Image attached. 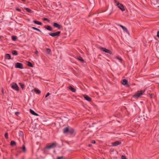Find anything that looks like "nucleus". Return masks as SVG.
Wrapping results in <instances>:
<instances>
[{
  "label": "nucleus",
  "mask_w": 159,
  "mask_h": 159,
  "mask_svg": "<svg viewBox=\"0 0 159 159\" xmlns=\"http://www.w3.org/2000/svg\"><path fill=\"white\" fill-rule=\"evenodd\" d=\"M58 145V144L55 141L52 143H47L45 147L42 149L43 153L47 154L48 153L49 150L55 148Z\"/></svg>",
  "instance_id": "1"
},
{
  "label": "nucleus",
  "mask_w": 159,
  "mask_h": 159,
  "mask_svg": "<svg viewBox=\"0 0 159 159\" xmlns=\"http://www.w3.org/2000/svg\"><path fill=\"white\" fill-rule=\"evenodd\" d=\"M63 132L64 134L69 133L70 135L74 136L76 134V132L73 128L68 127L64 128L63 129Z\"/></svg>",
  "instance_id": "2"
},
{
  "label": "nucleus",
  "mask_w": 159,
  "mask_h": 159,
  "mask_svg": "<svg viewBox=\"0 0 159 159\" xmlns=\"http://www.w3.org/2000/svg\"><path fill=\"white\" fill-rule=\"evenodd\" d=\"M145 91L140 90L138 91L134 94L132 96V97L136 99L139 98L142 95L143 93H144Z\"/></svg>",
  "instance_id": "3"
},
{
  "label": "nucleus",
  "mask_w": 159,
  "mask_h": 159,
  "mask_svg": "<svg viewBox=\"0 0 159 159\" xmlns=\"http://www.w3.org/2000/svg\"><path fill=\"white\" fill-rule=\"evenodd\" d=\"M114 2L116 4V6H117L122 11H124L125 10V8L122 4L119 3V1L116 0H114Z\"/></svg>",
  "instance_id": "4"
},
{
  "label": "nucleus",
  "mask_w": 159,
  "mask_h": 159,
  "mask_svg": "<svg viewBox=\"0 0 159 159\" xmlns=\"http://www.w3.org/2000/svg\"><path fill=\"white\" fill-rule=\"evenodd\" d=\"M61 33V31H58L56 32L53 33H48L49 35L53 37L56 38L58 37Z\"/></svg>",
  "instance_id": "5"
},
{
  "label": "nucleus",
  "mask_w": 159,
  "mask_h": 159,
  "mask_svg": "<svg viewBox=\"0 0 159 159\" xmlns=\"http://www.w3.org/2000/svg\"><path fill=\"white\" fill-rule=\"evenodd\" d=\"M99 49L103 52H105L106 53H109L110 54L113 55L112 52L110 50L107 49L105 48L102 47H99Z\"/></svg>",
  "instance_id": "6"
},
{
  "label": "nucleus",
  "mask_w": 159,
  "mask_h": 159,
  "mask_svg": "<svg viewBox=\"0 0 159 159\" xmlns=\"http://www.w3.org/2000/svg\"><path fill=\"white\" fill-rule=\"evenodd\" d=\"M11 87L13 89L17 91L19 90V88L17 84L15 83H12L11 84Z\"/></svg>",
  "instance_id": "7"
},
{
  "label": "nucleus",
  "mask_w": 159,
  "mask_h": 159,
  "mask_svg": "<svg viewBox=\"0 0 159 159\" xmlns=\"http://www.w3.org/2000/svg\"><path fill=\"white\" fill-rule=\"evenodd\" d=\"M15 68L22 69L23 68V64L20 62H17L15 64Z\"/></svg>",
  "instance_id": "8"
},
{
  "label": "nucleus",
  "mask_w": 159,
  "mask_h": 159,
  "mask_svg": "<svg viewBox=\"0 0 159 159\" xmlns=\"http://www.w3.org/2000/svg\"><path fill=\"white\" fill-rule=\"evenodd\" d=\"M52 25L55 27L57 28L59 30H61L62 28V26L61 25L56 22H53L52 24Z\"/></svg>",
  "instance_id": "9"
},
{
  "label": "nucleus",
  "mask_w": 159,
  "mask_h": 159,
  "mask_svg": "<svg viewBox=\"0 0 159 159\" xmlns=\"http://www.w3.org/2000/svg\"><path fill=\"white\" fill-rule=\"evenodd\" d=\"M111 157L112 158H117V157H119V156L118 154V152H112L111 153Z\"/></svg>",
  "instance_id": "10"
},
{
  "label": "nucleus",
  "mask_w": 159,
  "mask_h": 159,
  "mask_svg": "<svg viewBox=\"0 0 159 159\" xmlns=\"http://www.w3.org/2000/svg\"><path fill=\"white\" fill-rule=\"evenodd\" d=\"M121 142L120 141H116L112 143V145L113 146H116L120 144Z\"/></svg>",
  "instance_id": "11"
},
{
  "label": "nucleus",
  "mask_w": 159,
  "mask_h": 159,
  "mask_svg": "<svg viewBox=\"0 0 159 159\" xmlns=\"http://www.w3.org/2000/svg\"><path fill=\"white\" fill-rule=\"evenodd\" d=\"M83 96L84 99L87 101L89 102L92 101V99L88 95L86 94H84L83 95Z\"/></svg>",
  "instance_id": "12"
},
{
  "label": "nucleus",
  "mask_w": 159,
  "mask_h": 159,
  "mask_svg": "<svg viewBox=\"0 0 159 159\" xmlns=\"http://www.w3.org/2000/svg\"><path fill=\"white\" fill-rule=\"evenodd\" d=\"M151 2V4L154 7H156V5H157V2L159 0H150Z\"/></svg>",
  "instance_id": "13"
},
{
  "label": "nucleus",
  "mask_w": 159,
  "mask_h": 159,
  "mask_svg": "<svg viewBox=\"0 0 159 159\" xmlns=\"http://www.w3.org/2000/svg\"><path fill=\"white\" fill-rule=\"evenodd\" d=\"M121 84L124 85H127L128 87L129 86V85H128V81L125 79L122 80L121 81Z\"/></svg>",
  "instance_id": "14"
},
{
  "label": "nucleus",
  "mask_w": 159,
  "mask_h": 159,
  "mask_svg": "<svg viewBox=\"0 0 159 159\" xmlns=\"http://www.w3.org/2000/svg\"><path fill=\"white\" fill-rule=\"evenodd\" d=\"M24 142V144L22 145V147L21 148V149L22 150V152H26V147L25 146V143Z\"/></svg>",
  "instance_id": "15"
},
{
  "label": "nucleus",
  "mask_w": 159,
  "mask_h": 159,
  "mask_svg": "<svg viewBox=\"0 0 159 159\" xmlns=\"http://www.w3.org/2000/svg\"><path fill=\"white\" fill-rule=\"evenodd\" d=\"M119 26L121 28H122V29H123V30L124 31H125V32H126L127 33H128V34H129V31H128V30L125 27V26H123V25H119Z\"/></svg>",
  "instance_id": "16"
},
{
  "label": "nucleus",
  "mask_w": 159,
  "mask_h": 159,
  "mask_svg": "<svg viewBox=\"0 0 159 159\" xmlns=\"http://www.w3.org/2000/svg\"><path fill=\"white\" fill-rule=\"evenodd\" d=\"M44 28L47 30L50 31H52L53 30V28L50 26L48 25H44Z\"/></svg>",
  "instance_id": "17"
},
{
  "label": "nucleus",
  "mask_w": 159,
  "mask_h": 159,
  "mask_svg": "<svg viewBox=\"0 0 159 159\" xmlns=\"http://www.w3.org/2000/svg\"><path fill=\"white\" fill-rule=\"evenodd\" d=\"M77 59L79 60L82 63H86L85 61L83 59L82 57L81 56H79L77 57Z\"/></svg>",
  "instance_id": "18"
},
{
  "label": "nucleus",
  "mask_w": 159,
  "mask_h": 159,
  "mask_svg": "<svg viewBox=\"0 0 159 159\" xmlns=\"http://www.w3.org/2000/svg\"><path fill=\"white\" fill-rule=\"evenodd\" d=\"M68 88L69 89L70 91L73 92H75L76 91V89L73 88L71 86H69L68 87Z\"/></svg>",
  "instance_id": "19"
},
{
  "label": "nucleus",
  "mask_w": 159,
  "mask_h": 159,
  "mask_svg": "<svg viewBox=\"0 0 159 159\" xmlns=\"http://www.w3.org/2000/svg\"><path fill=\"white\" fill-rule=\"evenodd\" d=\"M30 111L31 114L34 116H38L39 115L34 110L31 109H30Z\"/></svg>",
  "instance_id": "20"
},
{
  "label": "nucleus",
  "mask_w": 159,
  "mask_h": 159,
  "mask_svg": "<svg viewBox=\"0 0 159 159\" xmlns=\"http://www.w3.org/2000/svg\"><path fill=\"white\" fill-rule=\"evenodd\" d=\"M33 22L34 24L39 25H43V24L41 22L37 21V20H34L33 21Z\"/></svg>",
  "instance_id": "21"
},
{
  "label": "nucleus",
  "mask_w": 159,
  "mask_h": 159,
  "mask_svg": "<svg viewBox=\"0 0 159 159\" xmlns=\"http://www.w3.org/2000/svg\"><path fill=\"white\" fill-rule=\"evenodd\" d=\"M5 59H11V56L10 54L7 53L5 55Z\"/></svg>",
  "instance_id": "22"
},
{
  "label": "nucleus",
  "mask_w": 159,
  "mask_h": 159,
  "mask_svg": "<svg viewBox=\"0 0 159 159\" xmlns=\"http://www.w3.org/2000/svg\"><path fill=\"white\" fill-rule=\"evenodd\" d=\"M27 62V65L31 67H34V66L33 64L31 63V62L29 61H26Z\"/></svg>",
  "instance_id": "23"
},
{
  "label": "nucleus",
  "mask_w": 159,
  "mask_h": 159,
  "mask_svg": "<svg viewBox=\"0 0 159 159\" xmlns=\"http://www.w3.org/2000/svg\"><path fill=\"white\" fill-rule=\"evenodd\" d=\"M34 91L35 92H36V93H37L38 94H40L41 93V91L39 90L38 89H37L36 88H34Z\"/></svg>",
  "instance_id": "24"
},
{
  "label": "nucleus",
  "mask_w": 159,
  "mask_h": 159,
  "mask_svg": "<svg viewBox=\"0 0 159 159\" xmlns=\"http://www.w3.org/2000/svg\"><path fill=\"white\" fill-rule=\"evenodd\" d=\"M24 9L27 12H28L29 13H32L33 12L31 9L27 7H24Z\"/></svg>",
  "instance_id": "25"
},
{
  "label": "nucleus",
  "mask_w": 159,
  "mask_h": 159,
  "mask_svg": "<svg viewBox=\"0 0 159 159\" xmlns=\"http://www.w3.org/2000/svg\"><path fill=\"white\" fill-rule=\"evenodd\" d=\"M16 142L14 141V140H12L10 142V145L12 146H14L16 145Z\"/></svg>",
  "instance_id": "26"
},
{
  "label": "nucleus",
  "mask_w": 159,
  "mask_h": 159,
  "mask_svg": "<svg viewBox=\"0 0 159 159\" xmlns=\"http://www.w3.org/2000/svg\"><path fill=\"white\" fill-rule=\"evenodd\" d=\"M19 84L22 90L24 89H25V85L24 84H23L21 82H20L19 83Z\"/></svg>",
  "instance_id": "27"
},
{
  "label": "nucleus",
  "mask_w": 159,
  "mask_h": 159,
  "mask_svg": "<svg viewBox=\"0 0 159 159\" xmlns=\"http://www.w3.org/2000/svg\"><path fill=\"white\" fill-rule=\"evenodd\" d=\"M12 54L16 56L18 55V52L16 50H12Z\"/></svg>",
  "instance_id": "28"
},
{
  "label": "nucleus",
  "mask_w": 159,
  "mask_h": 159,
  "mask_svg": "<svg viewBox=\"0 0 159 159\" xmlns=\"http://www.w3.org/2000/svg\"><path fill=\"white\" fill-rule=\"evenodd\" d=\"M17 37L16 35H13L11 36V39L14 41H16L17 39Z\"/></svg>",
  "instance_id": "29"
},
{
  "label": "nucleus",
  "mask_w": 159,
  "mask_h": 159,
  "mask_svg": "<svg viewBox=\"0 0 159 159\" xmlns=\"http://www.w3.org/2000/svg\"><path fill=\"white\" fill-rule=\"evenodd\" d=\"M46 52L48 54H50L51 53V51L50 48H48L46 49Z\"/></svg>",
  "instance_id": "30"
},
{
  "label": "nucleus",
  "mask_w": 159,
  "mask_h": 159,
  "mask_svg": "<svg viewBox=\"0 0 159 159\" xmlns=\"http://www.w3.org/2000/svg\"><path fill=\"white\" fill-rule=\"evenodd\" d=\"M32 28L34 30H36L37 31L40 32H42L41 31V30H39V29L37 28H36L35 27H32Z\"/></svg>",
  "instance_id": "31"
},
{
  "label": "nucleus",
  "mask_w": 159,
  "mask_h": 159,
  "mask_svg": "<svg viewBox=\"0 0 159 159\" xmlns=\"http://www.w3.org/2000/svg\"><path fill=\"white\" fill-rule=\"evenodd\" d=\"M19 136L22 137L23 138L24 137V134L22 131H20L19 132Z\"/></svg>",
  "instance_id": "32"
},
{
  "label": "nucleus",
  "mask_w": 159,
  "mask_h": 159,
  "mask_svg": "<svg viewBox=\"0 0 159 159\" xmlns=\"http://www.w3.org/2000/svg\"><path fill=\"white\" fill-rule=\"evenodd\" d=\"M43 20L44 21H46L48 23L50 22V20L47 18L44 17L43 19Z\"/></svg>",
  "instance_id": "33"
},
{
  "label": "nucleus",
  "mask_w": 159,
  "mask_h": 159,
  "mask_svg": "<svg viewBox=\"0 0 159 159\" xmlns=\"http://www.w3.org/2000/svg\"><path fill=\"white\" fill-rule=\"evenodd\" d=\"M4 136H5V138L7 139H8V133L7 132H6L5 133V135H4Z\"/></svg>",
  "instance_id": "34"
},
{
  "label": "nucleus",
  "mask_w": 159,
  "mask_h": 159,
  "mask_svg": "<svg viewBox=\"0 0 159 159\" xmlns=\"http://www.w3.org/2000/svg\"><path fill=\"white\" fill-rule=\"evenodd\" d=\"M43 123H44L49 124L50 122L48 120H45L43 121Z\"/></svg>",
  "instance_id": "35"
},
{
  "label": "nucleus",
  "mask_w": 159,
  "mask_h": 159,
  "mask_svg": "<svg viewBox=\"0 0 159 159\" xmlns=\"http://www.w3.org/2000/svg\"><path fill=\"white\" fill-rule=\"evenodd\" d=\"M116 58H117V59L120 60V61H122V59L119 56H117L116 57Z\"/></svg>",
  "instance_id": "36"
},
{
  "label": "nucleus",
  "mask_w": 159,
  "mask_h": 159,
  "mask_svg": "<svg viewBox=\"0 0 159 159\" xmlns=\"http://www.w3.org/2000/svg\"><path fill=\"white\" fill-rule=\"evenodd\" d=\"M121 159H127V158L125 156L122 155L121 156Z\"/></svg>",
  "instance_id": "37"
},
{
  "label": "nucleus",
  "mask_w": 159,
  "mask_h": 159,
  "mask_svg": "<svg viewBox=\"0 0 159 159\" xmlns=\"http://www.w3.org/2000/svg\"><path fill=\"white\" fill-rule=\"evenodd\" d=\"M15 114L16 116H18L20 114V112H16Z\"/></svg>",
  "instance_id": "38"
},
{
  "label": "nucleus",
  "mask_w": 159,
  "mask_h": 159,
  "mask_svg": "<svg viewBox=\"0 0 159 159\" xmlns=\"http://www.w3.org/2000/svg\"><path fill=\"white\" fill-rule=\"evenodd\" d=\"M1 92H2L1 95H4V89H3V88H2V89Z\"/></svg>",
  "instance_id": "39"
},
{
  "label": "nucleus",
  "mask_w": 159,
  "mask_h": 159,
  "mask_svg": "<svg viewBox=\"0 0 159 159\" xmlns=\"http://www.w3.org/2000/svg\"><path fill=\"white\" fill-rule=\"evenodd\" d=\"M16 10L17 11H21V10L19 8H18V7H17L16 8Z\"/></svg>",
  "instance_id": "40"
},
{
  "label": "nucleus",
  "mask_w": 159,
  "mask_h": 159,
  "mask_svg": "<svg viewBox=\"0 0 159 159\" xmlns=\"http://www.w3.org/2000/svg\"><path fill=\"white\" fill-rule=\"evenodd\" d=\"M91 143H93V144H95L96 143V142L95 140H92L91 141Z\"/></svg>",
  "instance_id": "41"
},
{
  "label": "nucleus",
  "mask_w": 159,
  "mask_h": 159,
  "mask_svg": "<svg viewBox=\"0 0 159 159\" xmlns=\"http://www.w3.org/2000/svg\"><path fill=\"white\" fill-rule=\"evenodd\" d=\"M63 158V156L59 157H57V159H62Z\"/></svg>",
  "instance_id": "42"
},
{
  "label": "nucleus",
  "mask_w": 159,
  "mask_h": 159,
  "mask_svg": "<svg viewBox=\"0 0 159 159\" xmlns=\"http://www.w3.org/2000/svg\"><path fill=\"white\" fill-rule=\"evenodd\" d=\"M157 5L156 6V7H159V0L157 2Z\"/></svg>",
  "instance_id": "43"
},
{
  "label": "nucleus",
  "mask_w": 159,
  "mask_h": 159,
  "mask_svg": "<svg viewBox=\"0 0 159 159\" xmlns=\"http://www.w3.org/2000/svg\"><path fill=\"white\" fill-rule=\"evenodd\" d=\"M50 95V93L49 92L47 93V94L46 95L45 97L46 98L48 97V96H49Z\"/></svg>",
  "instance_id": "44"
},
{
  "label": "nucleus",
  "mask_w": 159,
  "mask_h": 159,
  "mask_svg": "<svg viewBox=\"0 0 159 159\" xmlns=\"http://www.w3.org/2000/svg\"><path fill=\"white\" fill-rule=\"evenodd\" d=\"M34 53L35 54H36V55H39V52H38L37 50Z\"/></svg>",
  "instance_id": "45"
},
{
  "label": "nucleus",
  "mask_w": 159,
  "mask_h": 159,
  "mask_svg": "<svg viewBox=\"0 0 159 159\" xmlns=\"http://www.w3.org/2000/svg\"><path fill=\"white\" fill-rule=\"evenodd\" d=\"M157 36L158 38H159V31H158L157 32Z\"/></svg>",
  "instance_id": "46"
},
{
  "label": "nucleus",
  "mask_w": 159,
  "mask_h": 159,
  "mask_svg": "<svg viewBox=\"0 0 159 159\" xmlns=\"http://www.w3.org/2000/svg\"><path fill=\"white\" fill-rule=\"evenodd\" d=\"M92 146V145L90 144H89L88 145V146L89 147H91Z\"/></svg>",
  "instance_id": "47"
},
{
  "label": "nucleus",
  "mask_w": 159,
  "mask_h": 159,
  "mask_svg": "<svg viewBox=\"0 0 159 159\" xmlns=\"http://www.w3.org/2000/svg\"><path fill=\"white\" fill-rule=\"evenodd\" d=\"M153 94H150V97L151 98H152Z\"/></svg>",
  "instance_id": "48"
},
{
  "label": "nucleus",
  "mask_w": 159,
  "mask_h": 159,
  "mask_svg": "<svg viewBox=\"0 0 159 159\" xmlns=\"http://www.w3.org/2000/svg\"><path fill=\"white\" fill-rule=\"evenodd\" d=\"M21 0L23 2H25L26 1V0Z\"/></svg>",
  "instance_id": "49"
},
{
  "label": "nucleus",
  "mask_w": 159,
  "mask_h": 159,
  "mask_svg": "<svg viewBox=\"0 0 159 159\" xmlns=\"http://www.w3.org/2000/svg\"><path fill=\"white\" fill-rule=\"evenodd\" d=\"M111 12H110V13L109 14V15H111Z\"/></svg>",
  "instance_id": "50"
},
{
  "label": "nucleus",
  "mask_w": 159,
  "mask_h": 159,
  "mask_svg": "<svg viewBox=\"0 0 159 159\" xmlns=\"http://www.w3.org/2000/svg\"><path fill=\"white\" fill-rule=\"evenodd\" d=\"M1 36H0V38H1Z\"/></svg>",
  "instance_id": "51"
}]
</instances>
